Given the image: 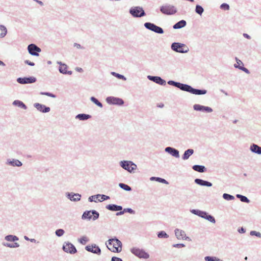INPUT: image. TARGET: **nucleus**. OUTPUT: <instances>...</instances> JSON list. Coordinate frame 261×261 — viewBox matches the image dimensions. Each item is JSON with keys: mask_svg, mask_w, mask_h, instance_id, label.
I'll return each mask as SVG.
<instances>
[{"mask_svg": "<svg viewBox=\"0 0 261 261\" xmlns=\"http://www.w3.org/2000/svg\"><path fill=\"white\" fill-rule=\"evenodd\" d=\"M190 212L193 214H194L195 215L198 216L200 217L204 218L208 220V221L211 222V223H215L216 222L215 218L213 216L209 215L207 212L205 211H202L196 209H192L190 210Z\"/></svg>", "mask_w": 261, "mask_h": 261, "instance_id": "f257e3e1", "label": "nucleus"}, {"mask_svg": "<svg viewBox=\"0 0 261 261\" xmlns=\"http://www.w3.org/2000/svg\"><path fill=\"white\" fill-rule=\"evenodd\" d=\"M108 243L109 245H113V249L112 250L110 248H108L110 250L116 253H119L121 251L122 244L116 237L109 239L108 241Z\"/></svg>", "mask_w": 261, "mask_h": 261, "instance_id": "f03ea898", "label": "nucleus"}, {"mask_svg": "<svg viewBox=\"0 0 261 261\" xmlns=\"http://www.w3.org/2000/svg\"><path fill=\"white\" fill-rule=\"evenodd\" d=\"M129 14L134 18H140L146 15L143 8L140 6H133L129 10Z\"/></svg>", "mask_w": 261, "mask_h": 261, "instance_id": "7ed1b4c3", "label": "nucleus"}, {"mask_svg": "<svg viewBox=\"0 0 261 261\" xmlns=\"http://www.w3.org/2000/svg\"><path fill=\"white\" fill-rule=\"evenodd\" d=\"M119 165L121 167L129 173H133L137 168V165L130 161H121L120 162Z\"/></svg>", "mask_w": 261, "mask_h": 261, "instance_id": "20e7f679", "label": "nucleus"}, {"mask_svg": "<svg viewBox=\"0 0 261 261\" xmlns=\"http://www.w3.org/2000/svg\"><path fill=\"white\" fill-rule=\"evenodd\" d=\"M160 10L162 13L167 15H173L177 12L175 7L168 4L161 6Z\"/></svg>", "mask_w": 261, "mask_h": 261, "instance_id": "39448f33", "label": "nucleus"}, {"mask_svg": "<svg viewBox=\"0 0 261 261\" xmlns=\"http://www.w3.org/2000/svg\"><path fill=\"white\" fill-rule=\"evenodd\" d=\"M171 48L173 51L179 53H187L189 50L188 47L186 44L179 42L172 43Z\"/></svg>", "mask_w": 261, "mask_h": 261, "instance_id": "423d86ee", "label": "nucleus"}, {"mask_svg": "<svg viewBox=\"0 0 261 261\" xmlns=\"http://www.w3.org/2000/svg\"><path fill=\"white\" fill-rule=\"evenodd\" d=\"M131 252L140 258L147 259L149 257V254L143 249L134 247L130 249Z\"/></svg>", "mask_w": 261, "mask_h": 261, "instance_id": "0eeeda50", "label": "nucleus"}, {"mask_svg": "<svg viewBox=\"0 0 261 261\" xmlns=\"http://www.w3.org/2000/svg\"><path fill=\"white\" fill-rule=\"evenodd\" d=\"M144 25L145 28L147 30L151 31L157 34H162L164 32L163 29L161 27H159L151 22H145Z\"/></svg>", "mask_w": 261, "mask_h": 261, "instance_id": "6e6552de", "label": "nucleus"}, {"mask_svg": "<svg viewBox=\"0 0 261 261\" xmlns=\"http://www.w3.org/2000/svg\"><path fill=\"white\" fill-rule=\"evenodd\" d=\"M62 249L64 252L71 254H73L77 252L75 247L72 243L68 242L64 243Z\"/></svg>", "mask_w": 261, "mask_h": 261, "instance_id": "1a4fd4ad", "label": "nucleus"}, {"mask_svg": "<svg viewBox=\"0 0 261 261\" xmlns=\"http://www.w3.org/2000/svg\"><path fill=\"white\" fill-rule=\"evenodd\" d=\"M106 100L109 105L122 106L124 104V100L122 98L114 96H109Z\"/></svg>", "mask_w": 261, "mask_h": 261, "instance_id": "9d476101", "label": "nucleus"}, {"mask_svg": "<svg viewBox=\"0 0 261 261\" xmlns=\"http://www.w3.org/2000/svg\"><path fill=\"white\" fill-rule=\"evenodd\" d=\"M186 92H189L191 94L195 95H204L206 94L207 90L205 89H198L193 88L191 86L188 85H187Z\"/></svg>", "mask_w": 261, "mask_h": 261, "instance_id": "9b49d317", "label": "nucleus"}, {"mask_svg": "<svg viewBox=\"0 0 261 261\" xmlns=\"http://www.w3.org/2000/svg\"><path fill=\"white\" fill-rule=\"evenodd\" d=\"M28 50L30 55L34 56H39V53L41 51V49L40 47L33 43L28 46Z\"/></svg>", "mask_w": 261, "mask_h": 261, "instance_id": "f8f14e48", "label": "nucleus"}, {"mask_svg": "<svg viewBox=\"0 0 261 261\" xmlns=\"http://www.w3.org/2000/svg\"><path fill=\"white\" fill-rule=\"evenodd\" d=\"M37 79L34 76L18 77L17 82L20 84H32L36 82Z\"/></svg>", "mask_w": 261, "mask_h": 261, "instance_id": "ddd939ff", "label": "nucleus"}, {"mask_svg": "<svg viewBox=\"0 0 261 261\" xmlns=\"http://www.w3.org/2000/svg\"><path fill=\"white\" fill-rule=\"evenodd\" d=\"M193 109L196 111L202 112L205 113H211L213 109L210 107L202 106L199 104H195L193 106Z\"/></svg>", "mask_w": 261, "mask_h": 261, "instance_id": "4468645a", "label": "nucleus"}, {"mask_svg": "<svg viewBox=\"0 0 261 261\" xmlns=\"http://www.w3.org/2000/svg\"><path fill=\"white\" fill-rule=\"evenodd\" d=\"M85 249L88 252L96 254L97 255H100L101 249L95 244H92L91 245H87L85 247Z\"/></svg>", "mask_w": 261, "mask_h": 261, "instance_id": "2eb2a0df", "label": "nucleus"}, {"mask_svg": "<svg viewBox=\"0 0 261 261\" xmlns=\"http://www.w3.org/2000/svg\"><path fill=\"white\" fill-rule=\"evenodd\" d=\"M57 64L60 65L58 68L60 73L63 74H72V71L67 70L68 67L66 64L63 63L61 61H58Z\"/></svg>", "mask_w": 261, "mask_h": 261, "instance_id": "dca6fc26", "label": "nucleus"}, {"mask_svg": "<svg viewBox=\"0 0 261 261\" xmlns=\"http://www.w3.org/2000/svg\"><path fill=\"white\" fill-rule=\"evenodd\" d=\"M66 197L73 202H77L81 200L82 195L79 193H74L73 192H67L65 194Z\"/></svg>", "mask_w": 261, "mask_h": 261, "instance_id": "f3484780", "label": "nucleus"}, {"mask_svg": "<svg viewBox=\"0 0 261 261\" xmlns=\"http://www.w3.org/2000/svg\"><path fill=\"white\" fill-rule=\"evenodd\" d=\"M147 79L161 86H165L166 84V81L160 76L148 75Z\"/></svg>", "mask_w": 261, "mask_h": 261, "instance_id": "a211bd4d", "label": "nucleus"}, {"mask_svg": "<svg viewBox=\"0 0 261 261\" xmlns=\"http://www.w3.org/2000/svg\"><path fill=\"white\" fill-rule=\"evenodd\" d=\"M174 232L176 238L178 240H190L189 237L186 236V232L184 230L181 229L176 228L174 230Z\"/></svg>", "mask_w": 261, "mask_h": 261, "instance_id": "6ab92c4d", "label": "nucleus"}, {"mask_svg": "<svg viewBox=\"0 0 261 261\" xmlns=\"http://www.w3.org/2000/svg\"><path fill=\"white\" fill-rule=\"evenodd\" d=\"M33 106L38 111L41 113H46L50 111V108L49 107L41 103H35Z\"/></svg>", "mask_w": 261, "mask_h": 261, "instance_id": "aec40b11", "label": "nucleus"}, {"mask_svg": "<svg viewBox=\"0 0 261 261\" xmlns=\"http://www.w3.org/2000/svg\"><path fill=\"white\" fill-rule=\"evenodd\" d=\"M167 83L168 85L174 86L184 91H185L187 85V84L175 82L172 80L168 81Z\"/></svg>", "mask_w": 261, "mask_h": 261, "instance_id": "412c9836", "label": "nucleus"}, {"mask_svg": "<svg viewBox=\"0 0 261 261\" xmlns=\"http://www.w3.org/2000/svg\"><path fill=\"white\" fill-rule=\"evenodd\" d=\"M165 151L175 158H179L180 156L178 150L172 147L169 146L166 147Z\"/></svg>", "mask_w": 261, "mask_h": 261, "instance_id": "4be33fe9", "label": "nucleus"}, {"mask_svg": "<svg viewBox=\"0 0 261 261\" xmlns=\"http://www.w3.org/2000/svg\"><path fill=\"white\" fill-rule=\"evenodd\" d=\"M250 150L253 153L261 155V147L255 143L250 145Z\"/></svg>", "mask_w": 261, "mask_h": 261, "instance_id": "5701e85b", "label": "nucleus"}, {"mask_svg": "<svg viewBox=\"0 0 261 261\" xmlns=\"http://www.w3.org/2000/svg\"><path fill=\"white\" fill-rule=\"evenodd\" d=\"M194 182L195 184L201 186L210 187H212L213 185L212 183H211V182L200 178L195 179Z\"/></svg>", "mask_w": 261, "mask_h": 261, "instance_id": "b1692460", "label": "nucleus"}, {"mask_svg": "<svg viewBox=\"0 0 261 261\" xmlns=\"http://www.w3.org/2000/svg\"><path fill=\"white\" fill-rule=\"evenodd\" d=\"M106 208L111 211L113 212H118L121 211L123 209V207L121 205H118L115 204H110L107 205L106 206Z\"/></svg>", "mask_w": 261, "mask_h": 261, "instance_id": "393cba45", "label": "nucleus"}, {"mask_svg": "<svg viewBox=\"0 0 261 261\" xmlns=\"http://www.w3.org/2000/svg\"><path fill=\"white\" fill-rule=\"evenodd\" d=\"M7 164L13 167H20L22 165V163L17 159H9L7 160Z\"/></svg>", "mask_w": 261, "mask_h": 261, "instance_id": "a878e982", "label": "nucleus"}, {"mask_svg": "<svg viewBox=\"0 0 261 261\" xmlns=\"http://www.w3.org/2000/svg\"><path fill=\"white\" fill-rule=\"evenodd\" d=\"M194 152L193 149H188L185 151L184 154L182 155V159L183 160H187L189 159L190 156L192 155Z\"/></svg>", "mask_w": 261, "mask_h": 261, "instance_id": "bb28decb", "label": "nucleus"}, {"mask_svg": "<svg viewBox=\"0 0 261 261\" xmlns=\"http://www.w3.org/2000/svg\"><path fill=\"white\" fill-rule=\"evenodd\" d=\"M187 24V22L185 20H181L175 24H174L173 26V28L174 29H180L184 27H185Z\"/></svg>", "mask_w": 261, "mask_h": 261, "instance_id": "cd10ccee", "label": "nucleus"}, {"mask_svg": "<svg viewBox=\"0 0 261 261\" xmlns=\"http://www.w3.org/2000/svg\"><path fill=\"white\" fill-rule=\"evenodd\" d=\"M192 169L200 173H203L206 171V168L203 165H195L192 166Z\"/></svg>", "mask_w": 261, "mask_h": 261, "instance_id": "c85d7f7f", "label": "nucleus"}, {"mask_svg": "<svg viewBox=\"0 0 261 261\" xmlns=\"http://www.w3.org/2000/svg\"><path fill=\"white\" fill-rule=\"evenodd\" d=\"M125 213H128L134 215L135 214V211L131 208H125L123 210L122 209L121 211L117 212L116 215L119 216L123 215Z\"/></svg>", "mask_w": 261, "mask_h": 261, "instance_id": "c756f323", "label": "nucleus"}, {"mask_svg": "<svg viewBox=\"0 0 261 261\" xmlns=\"http://www.w3.org/2000/svg\"><path fill=\"white\" fill-rule=\"evenodd\" d=\"M91 118V116L86 114H79L75 116V118L82 121H85Z\"/></svg>", "mask_w": 261, "mask_h": 261, "instance_id": "7c9ffc66", "label": "nucleus"}, {"mask_svg": "<svg viewBox=\"0 0 261 261\" xmlns=\"http://www.w3.org/2000/svg\"><path fill=\"white\" fill-rule=\"evenodd\" d=\"M13 105L15 106H17L19 108H20L21 109H23L24 110H26L27 109V106L21 101L19 100H14L13 103Z\"/></svg>", "mask_w": 261, "mask_h": 261, "instance_id": "2f4dec72", "label": "nucleus"}, {"mask_svg": "<svg viewBox=\"0 0 261 261\" xmlns=\"http://www.w3.org/2000/svg\"><path fill=\"white\" fill-rule=\"evenodd\" d=\"M91 211L92 210L85 211L82 216V219L88 220L92 219Z\"/></svg>", "mask_w": 261, "mask_h": 261, "instance_id": "473e14b6", "label": "nucleus"}, {"mask_svg": "<svg viewBox=\"0 0 261 261\" xmlns=\"http://www.w3.org/2000/svg\"><path fill=\"white\" fill-rule=\"evenodd\" d=\"M151 181H156L161 183L168 185L169 182L164 178L159 177L152 176L150 178Z\"/></svg>", "mask_w": 261, "mask_h": 261, "instance_id": "72a5a7b5", "label": "nucleus"}, {"mask_svg": "<svg viewBox=\"0 0 261 261\" xmlns=\"http://www.w3.org/2000/svg\"><path fill=\"white\" fill-rule=\"evenodd\" d=\"M5 239L9 242H14L19 240V238L14 235L9 234L7 235L5 237Z\"/></svg>", "mask_w": 261, "mask_h": 261, "instance_id": "f704fd0d", "label": "nucleus"}, {"mask_svg": "<svg viewBox=\"0 0 261 261\" xmlns=\"http://www.w3.org/2000/svg\"><path fill=\"white\" fill-rule=\"evenodd\" d=\"M3 245L4 246L11 248H18L19 247V244L18 243L15 242L13 243L4 242V243H3Z\"/></svg>", "mask_w": 261, "mask_h": 261, "instance_id": "c9c22d12", "label": "nucleus"}, {"mask_svg": "<svg viewBox=\"0 0 261 261\" xmlns=\"http://www.w3.org/2000/svg\"><path fill=\"white\" fill-rule=\"evenodd\" d=\"M195 12L197 14L201 16L204 12V9L201 6L199 5H196L195 6Z\"/></svg>", "mask_w": 261, "mask_h": 261, "instance_id": "e433bc0d", "label": "nucleus"}, {"mask_svg": "<svg viewBox=\"0 0 261 261\" xmlns=\"http://www.w3.org/2000/svg\"><path fill=\"white\" fill-rule=\"evenodd\" d=\"M236 197L239 198L241 201L246 203H249L250 200L245 196L241 195V194H237Z\"/></svg>", "mask_w": 261, "mask_h": 261, "instance_id": "4c0bfd02", "label": "nucleus"}, {"mask_svg": "<svg viewBox=\"0 0 261 261\" xmlns=\"http://www.w3.org/2000/svg\"><path fill=\"white\" fill-rule=\"evenodd\" d=\"M119 187L126 191H131L132 188L128 185L124 183H119Z\"/></svg>", "mask_w": 261, "mask_h": 261, "instance_id": "58836bf2", "label": "nucleus"}, {"mask_svg": "<svg viewBox=\"0 0 261 261\" xmlns=\"http://www.w3.org/2000/svg\"><path fill=\"white\" fill-rule=\"evenodd\" d=\"M90 100L93 102L94 104L100 108H102L103 105L94 96L90 97Z\"/></svg>", "mask_w": 261, "mask_h": 261, "instance_id": "ea45409f", "label": "nucleus"}, {"mask_svg": "<svg viewBox=\"0 0 261 261\" xmlns=\"http://www.w3.org/2000/svg\"><path fill=\"white\" fill-rule=\"evenodd\" d=\"M0 30L2 31V33L0 34L1 38H4L7 33V29L4 25H0Z\"/></svg>", "mask_w": 261, "mask_h": 261, "instance_id": "a19ab883", "label": "nucleus"}, {"mask_svg": "<svg viewBox=\"0 0 261 261\" xmlns=\"http://www.w3.org/2000/svg\"><path fill=\"white\" fill-rule=\"evenodd\" d=\"M157 235L158 237L160 239H167L169 238V235L163 230L158 232Z\"/></svg>", "mask_w": 261, "mask_h": 261, "instance_id": "79ce46f5", "label": "nucleus"}, {"mask_svg": "<svg viewBox=\"0 0 261 261\" xmlns=\"http://www.w3.org/2000/svg\"><path fill=\"white\" fill-rule=\"evenodd\" d=\"M111 74L113 75V76H115L116 77H117L118 79L122 80L123 81L126 80V78L123 75L120 74L116 73L115 72H112Z\"/></svg>", "mask_w": 261, "mask_h": 261, "instance_id": "37998d69", "label": "nucleus"}, {"mask_svg": "<svg viewBox=\"0 0 261 261\" xmlns=\"http://www.w3.org/2000/svg\"><path fill=\"white\" fill-rule=\"evenodd\" d=\"M234 67L236 68H239V69L243 71L244 72H245V73H246L247 74L250 73V71L247 68L244 67V65L243 66H240V65H238L237 64H234Z\"/></svg>", "mask_w": 261, "mask_h": 261, "instance_id": "c03bdc74", "label": "nucleus"}, {"mask_svg": "<svg viewBox=\"0 0 261 261\" xmlns=\"http://www.w3.org/2000/svg\"><path fill=\"white\" fill-rule=\"evenodd\" d=\"M89 241V239L86 236H83L78 239V242L82 245H85Z\"/></svg>", "mask_w": 261, "mask_h": 261, "instance_id": "a18cd8bd", "label": "nucleus"}, {"mask_svg": "<svg viewBox=\"0 0 261 261\" xmlns=\"http://www.w3.org/2000/svg\"><path fill=\"white\" fill-rule=\"evenodd\" d=\"M223 198L226 200H232L234 199V197L227 193H224L222 195Z\"/></svg>", "mask_w": 261, "mask_h": 261, "instance_id": "49530a36", "label": "nucleus"}, {"mask_svg": "<svg viewBox=\"0 0 261 261\" xmlns=\"http://www.w3.org/2000/svg\"><path fill=\"white\" fill-rule=\"evenodd\" d=\"M91 214L93 215V217H92V219L93 221L97 220L99 217V213L97 211H96V210H92Z\"/></svg>", "mask_w": 261, "mask_h": 261, "instance_id": "de8ad7c7", "label": "nucleus"}, {"mask_svg": "<svg viewBox=\"0 0 261 261\" xmlns=\"http://www.w3.org/2000/svg\"><path fill=\"white\" fill-rule=\"evenodd\" d=\"M204 260L205 261H222V260H220L219 258H218L216 257L210 256H205L204 257Z\"/></svg>", "mask_w": 261, "mask_h": 261, "instance_id": "09e8293b", "label": "nucleus"}, {"mask_svg": "<svg viewBox=\"0 0 261 261\" xmlns=\"http://www.w3.org/2000/svg\"><path fill=\"white\" fill-rule=\"evenodd\" d=\"M98 198L100 197L101 199H98V201L99 202H102L107 200H108L110 198V197L109 196L104 195V194H97Z\"/></svg>", "mask_w": 261, "mask_h": 261, "instance_id": "8fccbe9b", "label": "nucleus"}, {"mask_svg": "<svg viewBox=\"0 0 261 261\" xmlns=\"http://www.w3.org/2000/svg\"><path fill=\"white\" fill-rule=\"evenodd\" d=\"M64 230L61 228L58 229L55 231L56 235L58 237H62L64 234Z\"/></svg>", "mask_w": 261, "mask_h": 261, "instance_id": "3c124183", "label": "nucleus"}, {"mask_svg": "<svg viewBox=\"0 0 261 261\" xmlns=\"http://www.w3.org/2000/svg\"><path fill=\"white\" fill-rule=\"evenodd\" d=\"M250 234L252 236H256L259 238H261V233L254 230H252L250 232Z\"/></svg>", "mask_w": 261, "mask_h": 261, "instance_id": "603ef678", "label": "nucleus"}, {"mask_svg": "<svg viewBox=\"0 0 261 261\" xmlns=\"http://www.w3.org/2000/svg\"><path fill=\"white\" fill-rule=\"evenodd\" d=\"M220 9L224 10H228L229 9V6L226 3H223L220 6Z\"/></svg>", "mask_w": 261, "mask_h": 261, "instance_id": "864d4df0", "label": "nucleus"}, {"mask_svg": "<svg viewBox=\"0 0 261 261\" xmlns=\"http://www.w3.org/2000/svg\"><path fill=\"white\" fill-rule=\"evenodd\" d=\"M40 94L43 95H46V96H49V97H51L53 98L56 97V95L55 94H54L51 93H50V92H42L40 93Z\"/></svg>", "mask_w": 261, "mask_h": 261, "instance_id": "5fc2aeb1", "label": "nucleus"}, {"mask_svg": "<svg viewBox=\"0 0 261 261\" xmlns=\"http://www.w3.org/2000/svg\"><path fill=\"white\" fill-rule=\"evenodd\" d=\"M98 196L97 194V195H93V196H90L89 198H88V200L89 202H96L97 201L96 200H94V198H98Z\"/></svg>", "mask_w": 261, "mask_h": 261, "instance_id": "6e6d98bb", "label": "nucleus"}, {"mask_svg": "<svg viewBox=\"0 0 261 261\" xmlns=\"http://www.w3.org/2000/svg\"><path fill=\"white\" fill-rule=\"evenodd\" d=\"M173 247L177 248H180L185 247V245L184 244H175L173 245Z\"/></svg>", "mask_w": 261, "mask_h": 261, "instance_id": "4d7b16f0", "label": "nucleus"}, {"mask_svg": "<svg viewBox=\"0 0 261 261\" xmlns=\"http://www.w3.org/2000/svg\"><path fill=\"white\" fill-rule=\"evenodd\" d=\"M24 63H25V64H26L28 65L31 66H33L35 65V63L34 62H31L29 60H25Z\"/></svg>", "mask_w": 261, "mask_h": 261, "instance_id": "13d9d810", "label": "nucleus"}, {"mask_svg": "<svg viewBox=\"0 0 261 261\" xmlns=\"http://www.w3.org/2000/svg\"><path fill=\"white\" fill-rule=\"evenodd\" d=\"M74 47H76L78 49H84L85 48L83 46H82L80 44L77 43H74L73 44Z\"/></svg>", "mask_w": 261, "mask_h": 261, "instance_id": "bf43d9fd", "label": "nucleus"}, {"mask_svg": "<svg viewBox=\"0 0 261 261\" xmlns=\"http://www.w3.org/2000/svg\"><path fill=\"white\" fill-rule=\"evenodd\" d=\"M111 261H123L122 259L119 257L113 256L111 258Z\"/></svg>", "mask_w": 261, "mask_h": 261, "instance_id": "052dcab7", "label": "nucleus"}, {"mask_svg": "<svg viewBox=\"0 0 261 261\" xmlns=\"http://www.w3.org/2000/svg\"><path fill=\"white\" fill-rule=\"evenodd\" d=\"M238 231L240 233H244L245 232L246 229L243 227H241L238 229Z\"/></svg>", "mask_w": 261, "mask_h": 261, "instance_id": "680f3d73", "label": "nucleus"}, {"mask_svg": "<svg viewBox=\"0 0 261 261\" xmlns=\"http://www.w3.org/2000/svg\"><path fill=\"white\" fill-rule=\"evenodd\" d=\"M235 59H236V61L237 62V64H237L238 65H240V64H241L242 65V66L244 65L243 62L240 60H239L237 57H236Z\"/></svg>", "mask_w": 261, "mask_h": 261, "instance_id": "e2e57ef3", "label": "nucleus"}, {"mask_svg": "<svg viewBox=\"0 0 261 261\" xmlns=\"http://www.w3.org/2000/svg\"><path fill=\"white\" fill-rule=\"evenodd\" d=\"M75 69L76 71L79 72H83V69L81 67H76Z\"/></svg>", "mask_w": 261, "mask_h": 261, "instance_id": "0e129e2a", "label": "nucleus"}, {"mask_svg": "<svg viewBox=\"0 0 261 261\" xmlns=\"http://www.w3.org/2000/svg\"><path fill=\"white\" fill-rule=\"evenodd\" d=\"M243 36H244L245 38H247V39H251V37H250L248 34H246V33H244V34H243Z\"/></svg>", "mask_w": 261, "mask_h": 261, "instance_id": "69168bd1", "label": "nucleus"}, {"mask_svg": "<svg viewBox=\"0 0 261 261\" xmlns=\"http://www.w3.org/2000/svg\"><path fill=\"white\" fill-rule=\"evenodd\" d=\"M34 1H35L36 3H37L38 4H39V5H40L41 6L43 5V3L42 1H40L39 0H34Z\"/></svg>", "mask_w": 261, "mask_h": 261, "instance_id": "338daca9", "label": "nucleus"}, {"mask_svg": "<svg viewBox=\"0 0 261 261\" xmlns=\"http://www.w3.org/2000/svg\"><path fill=\"white\" fill-rule=\"evenodd\" d=\"M30 241L32 243H35L36 240L34 239H30Z\"/></svg>", "mask_w": 261, "mask_h": 261, "instance_id": "774afa93", "label": "nucleus"}]
</instances>
